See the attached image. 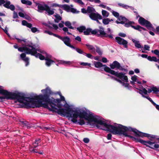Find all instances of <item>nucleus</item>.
Returning a JSON list of instances; mask_svg holds the SVG:
<instances>
[{
    "mask_svg": "<svg viewBox=\"0 0 159 159\" xmlns=\"http://www.w3.org/2000/svg\"><path fill=\"white\" fill-rule=\"evenodd\" d=\"M41 92L44 94L37 95L34 98L25 97V95L20 93H14L5 90V99H17L19 102L22 104V107L25 108L39 107L43 106L50 111L56 112L61 116L69 117L71 118V121L75 123L77 122L78 116L84 118L86 120H91L92 116L84 111H81L76 108H72L66 103L63 106L66 109L61 108L60 99L50 98L49 96L52 94L49 87L42 89Z\"/></svg>",
    "mask_w": 159,
    "mask_h": 159,
    "instance_id": "nucleus-1",
    "label": "nucleus"
},
{
    "mask_svg": "<svg viewBox=\"0 0 159 159\" xmlns=\"http://www.w3.org/2000/svg\"><path fill=\"white\" fill-rule=\"evenodd\" d=\"M86 112L89 115H91V120H86L84 118H81L79 116L80 119L78 120H77V123L78 122L81 125H84L85 124V122L83 119L84 118L86 120H88L91 125H95L98 129L109 131L115 134H116L118 133L116 131L118 124H116L114 125L109 124L104 120V119L100 118L98 116L93 115L92 112L89 113Z\"/></svg>",
    "mask_w": 159,
    "mask_h": 159,
    "instance_id": "nucleus-2",
    "label": "nucleus"
},
{
    "mask_svg": "<svg viewBox=\"0 0 159 159\" xmlns=\"http://www.w3.org/2000/svg\"><path fill=\"white\" fill-rule=\"evenodd\" d=\"M116 131L118 132V133L116 134H122L125 137H130L135 140L137 139L136 138L128 135L127 132L128 131H133L135 134V136H140L142 137H146L148 138H151L152 139L156 138V136L155 135L144 133L130 127H127L120 124H118Z\"/></svg>",
    "mask_w": 159,
    "mask_h": 159,
    "instance_id": "nucleus-3",
    "label": "nucleus"
},
{
    "mask_svg": "<svg viewBox=\"0 0 159 159\" xmlns=\"http://www.w3.org/2000/svg\"><path fill=\"white\" fill-rule=\"evenodd\" d=\"M23 47L18 48L19 51L23 52L24 51L27 54H30L34 56L37 58H39L40 60L44 59V57L41 54L37 52V49H36L33 46L32 43L30 42L25 43Z\"/></svg>",
    "mask_w": 159,
    "mask_h": 159,
    "instance_id": "nucleus-4",
    "label": "nucleus"
},
{
    "mask_svg": "<svg viewBox=\"0 0 159 159\" xmlns=\"http://www.w3.org/2000/svg\"><path fill=\"white\" fill-rule=\"evenodd\" d=\"M94 65L95 67L97 68H100L102 66H104V69L105 71L115 75L125 82H127L128 81L127 76L122 73H118V72H116L111 70L106 65H103L101 62L99 61L95 62L94 63Z\"/></svg>",
    "mask_w": 159,
    "mask_h": 159,
    "instance_id": "nucleus-5",
    "label": "nucleus"
},
{
    "mask_svg": "<svg viewBox=\"0 0 159 159\" xmlns=\"http://www.w3.org/2000/svg\"><path fill=\"white\" fill-rule=\"evenodd\" d=\"M112 31L110 28L107 29V31L106 32L104 30V29L102 27H99V30L95 29L92 32L93 34L96 35L98 36L102 37H108L111 39H113Z\"/></svg>",
    "mask_w": 159,
    "mask_h": 159,
    "instance_id": "nucleus-6",
    "label": "nucleus"
},
{
    "mask_svg": "<svg viewBox=\"0 0 159 159\" xmlns=\"http://www.w3.org/2000/svg\"><path fill=\"white\" fill-rule=\"evenodd\" d=\"M137 141L148 147L152 149L157 148L159 147V145L150 141H145L142 139H137Z\"/></svg>",
    "mask_w": 159,
    "mask_h": 159,
    "instance_id": "nucleus-7",
    "label": "nucleus"
},
{
    "mask_svg": "<svg viewBox=\"0 0 159 159\" xmlns=\"http://www.w3.org/2000/svg\"><path fill=\"white\" fill-rule=\"evenodd\" d=\"M37 50L41 53L45 54L46 58H45V57L43 56L44 57L43 60L44 59L46 61L45 64L47 66H49L51 64L54 62L53 61L50 59L52 57V56L51 55L48 54L44 51L38 48Z\"/></svg>",
    "mask_w": 159,
    "mask_h": 159,
    "instance_id": "nucleus-8",
    "label": "nucleus"
},
{
    "mask_svg": "<svg viewBox=\"0 0 159 159\" xmlns=\"http://www.w3.org/2000/svg\"><path fill=\"white\" fill-rule=\"evenodd\" d=\"M138 21L139 23L142 25H145L148 28H152V25L151 23L143 17H140Z\"/></svg>",
    "mask_w": 159,
    "mask_h": 159,
    "instance_id": "nucleus-9",
    "label": "nucleus"
},
{
    "mask_svg": "<svg viewBox=\"0 0 159 159\" xmlns=\"http://www.w3.org/2000/svg\"><path fill=\"white\" fill-rule=\"evenodd\" d=\"M115 39L119 44L123 45L125 48H127L128 42L126 40L119 37H116Z\"/></svg>",
    "mask_w": 159,
    "mask_h": 159,
    "instance_id": "nucleus-10",
    "label": "nucleus"
},
{
    "mask_svg": "<svg viewBox=\"0 0 159 159\" xmlns=\"http://www.w3.org/2000/svg\"><path fill=\"white\" fill-rule=\"evenodd\" d=\"M36 5L37 6V11L42 13L43 11H45L47 5L45 4H41L37 2H35Z\"/></svg>",
    "mask_w": 159,
    "mask_h": 159,
    "instance_id": "nucleus-11",
    "label": "nucleus"
},
{
    "mask_svg": "<svg viewBox=\"0 0 159 159\" xmlns=\"http://www.w3.org/2000/svg\"><path fill=\"white\" fill-rule=\"evenodd\" d=\"M90 18L92 20H96L97 19L101 20L102 19V16L98 13L94 12L89 15Z\"/></svg>",
    "mask_w": 159,
    "mask_h": 159,
    "instance_id": "nucleus-12",
    "label": "nucleus"
},
{
    "mask_svg": "<svg viewBox=\"0 0 159 159\" xmlns=\"http://www.w3.org/2000/svg\"><path fill=\"white\" fill-rule=\"evenodd\" d=\"M3 4L4 7L7 9H10L12 11H14L15 9L14 6L12 4L10 5L11 2L7 0L5 1V3Z\"/></svg>",
    "mask_w": 159,
    "mask_h": 159,
    "instance_id": "nucleus-13",
    "label": "nucleus"
},
{
    "mask_svg": "<svg viewBox=\"0 0 159 159\" xmlns=\"http://www.w3.org/2000/svg\"><path fill=\"white\" fill-rule=\"evenodd\" d=\"M61 40H62L64 42V43L67 46L71 48H73V46L71 45L70 43L71 40L69 37L66 36L64 37H62Z\"/></svg>",
    "mask_w": 159,
    "mask_h": 159,
    "instance_id": "nucleus-14",
    "label": "nucleus"
},
{
    "mask_svg": "<svg viewBox=\"0 0 159 159\" xmlns=\"http://www.w3.org/2000/svg\"><path fill=\"white\" fill-rule=\"evenodd\" d=\"M110 66L111 68L112 69L116 68L118 69L122 70V67H121L120 64L116 61H114L112 64L110 65Z\"/></svg>",
    "mask_w": 159,
    "mask_h": 159,
    "instance_id": "nucleus-15",
    "label": "nucleus"
},
{
    "mask_svg": "<svg viewBox=\"0 0 159 159\" xmlns=\"http://www.w3.org/2000/svg\"><path fill=\"white\" fill-rule=\"evenodd\" d=\"M21 59L25 62V66H27L29 63V58L26 57V55L25 53H22L20 55Z\"/></svg>",
    "mask_w": 159,
    "mask_h": 159,
    "instance_id": "nucleus-16",
    "label": "nucleus"
},
{
    "mask_svg": "<svg viewBox=\"0 0 159 159\" xmlns=\"http://www.w3.org/2000/svg\"><path fill=\"white\" fill-rule=\"evenodd\" d=\"M46 13L48 15H51L54 14V13L53 9H51L48 5L46 8Z\"/></svg>",
    "mask_w": 159,
    "mask_h": 159,
    "instance_id": "nucleus-17",
    "label": "nucleus"
},
{
    "mask_svg": "<svg viewBox=\"0 0 159 159\" xmlns=\"http://www.w3.org/2000/svg\"><path fill=\"white\" fill-rule=\"evenodd\" d=\"M132 40L134 44L135 47L138 48H143V46H142L139 43V41L136 40L134 39H132Z\"/></svg>",
    "mask_w": 159,
    "mask_h": 159,
    "instance_id": "nucleus-18",
    "label": "nucleus"
},
{
    "mask_svg": "<svg viewBox=\"0 0 159 159\" xmlns=\"http://www.w3.org/2000/svg\"><path fill=\"white\" fill-rule=\"evenodd\" d=\"M85 45L87 47L88 49L91 52L93 53H95L96 49L92 45H90L89 44H86Z\"/></svg>",
    "mask_w": 159,
    "mask_h": 159,
    "instance_id": "nucleus-19",
    "label": "nucleus"
},
{
    "mask_svg": "<svg viewBox=\"0 0 159 159\" xmlns=\"http://www.w3.org/2000/svg\"><path fill=\"white\" fill-rule=\"evenodd\" d=\"M111 77L112 79H114L115 80L117 81L118 82H119L123 86H124L125 87H129V84L127 83H125L124 82H122L121 80L119 79H117L114 78L112 76H111Z\"/></svg>",
    "mask_w": 159,
    "mask_h": 159,
    "instance_id": "nucleus-20",
    "label": "nucleus"
},
{
    "mask_svg": "<svg viewBox=\"0 0 159 159\" xmlns=\"http://www.w3.org/2000/svg\"><path fill=\"white\" fill-rule=\"evenodd\" d=\"M96 12V11L94 8L93 7H88L87 8V12L88 15L89 16V14H92V13Z\"/></svg>",
    "mask_w": 159,
    "mask_h": 159,
    "instance_id": "nucleus-21",
    "label": "nucleus"
},
{
    "mask_svg": "<svg viewBox=\"0 0 159 159\" xmlns=\"http://www.w3.org/2000/svg\"><path fill=\"white\" fill-rule=\"evenodd\" d=\"M155 93L159 92V88H157L156 87H153L151 89H148V93H151L152 91Z\"/></svg>",
    "mask_w": 159,
    "mask_h": 159,
    "instance_id": "nucleus-22",
    "label": "nucleus"
},
{
    "mask_svg": "<svg viewBox=\"0 0 159 159\" xmlns=\"http://www.w3.org/2000/svg\"><path fill=\"white\" fill-rule=\"evenodd\" d=\"M119 20L120 21V22L121 24H123L125 23V22H126L127 19L125 17L122 16H120L118 18Z\"/></svg>",
    "mask_w": 159,
    "mask_h": 159,
    "instance_id": "nucleus-23",
    "label": "nucleus"
},
{
    "mask_svg": "<svg viewBox=\"0 0 159 159\" xmlns=\"http://www.w3.org/2000/svg\"><path fill=\"white\" fill-rule=\"evenodd\" d=\"M147 59L150 61H154V62H159V59H157L156 57H155L148 56Z\"/></svg>",
    "mask_w": 159,
    "mask_h": 159,
    "instance_id": "nucleus-24",
    "label": "nucleus"
},
{
    "mask_svg": "<svg viewBox=\"0 0 159 159\" xmlns=\"http://www.w3.org/2000/svg\"><path fill=\"white\" fill-rule=\"evenodd\" d=\"M55 19H54V21L56 23H58L60 21L62 20L61 17L58 14H56L54 15Z\"/></svg>",
    "mask_w": 159,
    "mask_h": 159,
    "instance_id": "nucleus-25",
    "label": "nucleus"
},
{
    "mask_svg": "<svg viewBox=\"0 0 159 159\" xmlns=\"http://www.w3.org/2000/svg\"><path fill=\"white\" fill-rule=\"evenodd\" d=\"M61 8L65 10L68 12L70 11V7L69 5H61Z\"/></svg>",
    "mask_w": 159,
    "mask_h": 159,
    "instance_id": "nucleus-26",
    "label": "nucleus"
},
{
    "mask_svg": "<svg viewBox=\"0 0 159 159\" xmlns=\"http://www.w3.org/2000/svg\"><path fill=\"white\" fill-rule=\"evenodd\" d=\"M22 24L23 25L26 26L28 27L31 28L32 27V25L30 23H29L27 21L25 20H22Z\"/></svg>",
    "mask_w": 159,
    "mask_h": 159,
    "instance_id": "nucleus-27",
    "label": "nucleus"
},
{
    "mask_svg": "<svg viewBox=\"0 0 159 159\" xmlns=\"http://www.w3.org/2000/svg\"><path fill=\"white\" fill-rule=\"evenodd\" d=\"M21 2L23 4L29 6H30L32 4V2L28 0H21Z\"/></svg>",
    "mask_w": 159,
    "mask_h": 159,
    "instance_id": "nucleus-28",
    "label": "nucleus"
},
{
    "mask_svg": "<svg viewBox=\"0 0 159 159\" xmlns=\"http://www.w3.org/2000/svg\"><path fill=\"white\" fill-rule=\"evenodd\" d=\"M113 21V20L112 19H110L108 18H106L102 19V23L104 25H106L108 24L110 22Z\"/></svg>",
    "mask_w": 159,
    "mask_h": 159,
    "instance_id": "nucleus-29",
    "label": "nucleus"
},
{
    "mask_svg": "<svg viewBox=\"0 0 159 159\" xmlns=\"http://www.w3.org/2000/svg\"><path fill=\"white\" fill-rule=\"evenodd\" d=\"M40 142V139H36L34 143H33V145L34 148H35L37 147L39 143Z\"/></svg>",
    "mask_w": 159,
    "mask_h": 159,
    "instance_id": "nucleus-30",
    "label": "nucleus"
},
{
    "mask_svg": "<svg viewBox=\"0 0 159 159\" xmlns=\"http://www.w3.org/2000/svg\"><path fill=\"white\" fill-rule=\"evenodd\" d=\"M73 48H71L72 49H75L78 53L80 54H85V53L83 52L81 49L75 47L74 46H73Z\"/></svg>",
    "mask_w": 159,
    "mask_h": 159,
    "instance_id": "nucleus-31",
    "label": "nucleus"
},
{
    "mask_svg": "<svg viewBox=\"0 0 159 159\" xmlns=\"http://www.w3.org/2000/svg\"><path fill=\"white\" fill-rule=\"evenodd\" d=\"M64 23L65 25L67 26L69 28L73 30L74 29L75 27L71 26V24L69 21H66Z\"/></svg>",
    "mask_w": 159,
    "mask_h": 159,
    "instance_id": "nucleus-32",
    "label": "nucleus"
},
{
    "mask_svg": "<svg viewBox=\"0 0 159 159\" xmlns=\"http://www.w3.org/2000/svg\"><path fill=\"white\" fill-rule=\"evenodd\" d=\"M16 39L17 40L18 42L19 43H21L22 46L24 45L25 44H23L22 43V42H23L24 43H29L30 42H26V39H20L18 38H16Z\"/></svg>",
    "mask_w": 159,
    "mask_h": 159,
    "instance_id": "nucleus-33",
    "label": "nucleus"
},
{
    "mask_svg": "<svg viewBox=\"0 0 159 159\" xmlns=\"http://www.w3.org/2000/svg\"><path fill=\"white\" fill-rule=\"evenodd\" d=\"M102 13L103 17H107L109 14V13L108 11L104 10H102Z\"/></svg>",
    "mask_w": 159,
    "mask_h": 159,
    "instance_id": "nucleus-34",
    "label": "nucleus"
},
{
    "mask_svg": "<svg viewBox=\"0 0 159 159\" xmlns=\"http://www.w3.org/2000/svg\"><path fill=\"white\" fill-rule=\"evenodd\" d=\"M93 30H92V29H87L86 30H84V34L86 35H88L91 32L92 34V32Z\"/></svg>",
    "mask_w": 159,
    "mask_h": 159,
    "instance_id": "nucleus-35",
    "label": "nucleus"
},
{
    "mask_svg": "<svg viewBox=\"0 0 159 159\" xmlns=\"http://www.w3.org/2000/svg\"><path fill=\"white\" fill-rule=\"evenodd\" d=\"M72 62L70 61H60L59 62V64H63L65 65H70L71 64Z\"/></svg>",
    "mask_w": 159,
    "mask_h": 159,
    "instance_id": "nucleus-36",
    "label": "nucleus"
},
{
    "mask_svg": "<svg viewBox=\"0 0 159 159\" xmlns=\"http://www.w3.org/2000/svg\"><path fill=\"white\" fill-rule=\"evenodd\" d=\"M77 29L80 32H82L86 30V28L84 26H82L77 28Z\"/></svg>",
    "mask_w": 159,
    "mask_h": 159,
    "instance_id": "nucleus-37",
    "label": "nucleus"
},
{
    "mask_svg": "<svg viewBox=\"0 0 159 159\" xmlns=\"http://www.w3.org/2000/svg\"><path fill=\"white\" fill-rule=\"evenodd\" d=\"M134 23L131 21L129 22L128 23H125V26L126 27H128L131 26L132 27V24H134Z\"/></svg>",
    "mask_w": 159,
    "mask_h": 159,
    "instance_id": "nucleus-38",
    "label": "nucleus"
},
{
    "mask_svg": "<svg viewBox=\"0 0 159 159\" xmlns=\"http://www.w3.org/2000/svg\"><path fill=\"white\" fill-rule=\"evenodd\" d=\"M111 12H112L113 15L116 18H118V17L120 16L118 12L114 11L113 10H111Z\"/></svg>",
    "mask_w": 159,
    "mask_h": 159,
    "instance_id": "nucleus-39",
    "label": "nucleus"
},
{
    "mask_svg": "<svg viewBox=\"0 0 159 159\" xmlns=\"http://www.w3.org/2000/svg\"><path fill=\"white\" fill-rule=\"evenodd\" d=\"M139 27H141L140 25H137L136 26H132V28H134V29L140 31H141L142 30V29L141 28H140Z\"/></svg>",
    "mask_w": 159,
    "mask_h": 159,
    "instance_id": "nucleus-40",
    "label": "nucleus"
},
{
    "mask_svg": "<svg viewBox=\"0 0 159 159\" xmlns=\"http://www.w3.org/2000/svg\"><path fill=\"white\" fill-rule=\"evenodd\" d=\"M141 95H142V96L145 98H147L148 100H149L153 104V103L154 102L153 100L152 99L150 98L149 96H144L143 94H142V93H141Z\"/></svg>",
    "mask_w": 159,
    "mask_h": 159,
    "instance_id": "nucleus-41",
    "label": "nucleus"
},
{
    "mask_svg": "<svg viewBox=\"0 0 159 159\" xmlns=\"http://www.w3.org/2000/svg\"><path fill=\"white\" fill-rule=\"evenodd\" d=\"M140 91L141 92H140L139 93L141 94V93H143L145 94H147L148 93V91L145 88H143L142 90H140Z\"/></svg>",
    "mask_w": 159,
    "mask_h": 159,
    "instance_id": "nucleus-42",
    "label": "nucleus"
},
{
    "mask_svg": "<svg viewBox=\"0 0 159 159\" xmlns=\"http://www.w3.org/2000/svg\"><path fill=\"white\" fill-rule=\"evenodd\" d=\"M63 31L65 32H66L68 34L72 35L71 34L68 32V28L67 27H65L63 28Z\"/></svg>",
    "mask_w": 159,
    "mask_h": 159,
    "instance_id": "nucleus-43",
    "label": "nucleus"
},
{
    "mask_svg": "<svg viewBox=\"0 0 159 159\" xmlns=\"http://www.w3.org/2000/svg\"><path fill=\"white\" fill-rule=\"evenodd\" d=\"M96 52L99 55H101L102 54V52L100 48L96 46Z\"/></svg>",
    "mask_w": 159,
    "mask_h": 159,
    "instance_id": "nucleus-44",
    "label": "nucleus"
},
{
    "mask_svg": "<svg viewBox=\"0 0 159 159\" xmlns=\"http://www.w3.org/2000/svg\"><path fill=\"white\" fill-rule=\"evenodd\" d=\"M30 151L33 153H38L40 154H42V152H38L37 151L36 149H32L31 148L30 149Z\"/></svg>",
    "mask_w": 159,
    "mask_h": 159,
    "instance_id": "nucleus-45",
    "label": "nucleus"
},
{
    "mask_svg": "<svg viewBox=\"0 0 159 159\" xmlns=\"http://www.w3.org/2000/svg\"><path fill=\"white\" fill-rule=\"evenodd\" d=\"M31 31L33 33H35L36 32H39V30L36 27H32L31 29Z\"/></svg>",
    "mask_w": 159,
    "mask_h": 159,
    "instance_id": "nucleus-46",
    "label": "nucleus"
},
{
    "mask_svg": "<svg viewBox=\"0 0 159 159\" xmlns=\"http://www.w3.org/2000/svg\"><path fill=\"white\" fill-rule=\"evenodd\" d=\"M61 5L58 4L57 3H53L51 5V7H58L61 8Z\"/></svg>",
    "mask_w": 159,
    "mask_h": 159,
    "instance_id": "nucleus-47",
    "label": "nucleus"
},
{
    "mask_svg": "<svg viewBox=\"0 0 159 159\" xmlns=\"http://www.w3.org/2000/svg\"><path fill=\"white\" fill-rule=\"evenodd\" d=\"M84 55H85L88 58H89L93 59V56L90 53L87 54L85 53V54H84Z\"/></svg>",
    "mask_w": 159,
    "mask_h": 159,
    "instance_id": "nucleus-48",
    "label": "nucleus"
},
{
    "mask_svg": "<svg viewBox=\"0 0 159 159\" xmlns=\"http://www.w3.org/2000/svg\"><path fill=\"white\" fill-rule=\"evenodd\" d=\"M74 1L76 3L81 5H84V3L81 0H74Z\"/></svg>",
    "mask_w": 159,
    "mask_h": 159,
    "instance_id": "nucleus-49",
    "label": "nucleus"
},
{
    "mask_svg": "<svg viewBox=\"0 0 159 159\" xmlns=\"http://www.w3.org/2000/svg\"><path fill=\"white\" fill-rule=\"evenodd\" d=\"M18 16L17 12H16L15 11H14L13 14V18H18Z\"/></svg>",
    "mask_w": 159,
    "mask_h": 159,
    "instance_id": "nucleus-50",
    "label": "nucleus"
},
{
    "mask_svg": "<svg viewBox=\"0 0 159 159\" xmlns=\"http://www.w3.org/2000/svg\"><path fill=\"white\" fill-rule=\"evenodd\" d=\"M152 52H153L155 54L158 55L159 54V51L158 50H155L154 51L152 50Z\"/></svg>",
    "mask_w": 159,
    "mask_h": 159,
    "instance_id": "nucleus-51",
    "label": "nucleus"
},
{
    "mask_svg": "<svg viewBox=\"0 0 159 159\" xmlns=\"http://www.w3.org/2000/svg\"><path fill=\"white\" fill-rule=\"evenodd\" d=\"M137 77V76L134 75V76L132 77L131 80L134 81L136 82L137 81L136 80Z\"/></svg>",
    "mask_w": 159,
    "mask_h": 159,
    "instance_id": "nucleus-52",
    "label": "nucleus"
},
{
    "mask_svg": "<svg viewBox=\"0 0 159 159\" xmlns=\"http://www.w3.org/2000/svg\"><path fill=\"white\" fill-rule=\"evenodd\" d=\"M80 64L84 66H86L87 65L90 66L91 65L90 63L87 62H82Z\"/></svg>",
    "mask_w": 159,
    "mask_h": 159,
    "instance_id": "nucleus-53",
    "label": "nucleus"
},
{
    "mask_svg": "<svg viewBox=\"0 0 159 159\" xmlns=\"http://www.w3.org/2000/svg\"><path fill=\"white\" fill-rule=\"evenodd\" d=\"M3 30L8 36H10V35L8 32V28L7 27L5 28V29Z\"/></svg>",
    "mask_w": 159,
    "mask_h": 159,
    "instance_id": "nucleus-54",
    "label": "nucleus"
},
{
    "mask_svg": "<svg viewBox=\"0 0 159 159\" xmlns=\"http://www.w3.org/2000/svg\"><path fill=\"white\" fill-rule=\"evenodd\" d=\"M89 140L88 138H84L83 139V141L85 143H88L89 142Z\"/></svg>",
    "mask_w": 159,
    "mask_h": 159,
    "instance_id": "nucleus-55",
    "label": "nucleus"
},
{
    "mask_svg": "<svg viewBox=\"0 0 159 159\" xmlns=\"http://www.w3.org/2000/svg\"><path fill=\"white\" fill-rule=\"evenodd\" d=\"M19 15L20 16L24 18L25 16V15L24 13L21 12H19L18 13Z\"/></svg>",
    "mask_w": 159,
    "mask_h": 159,
    "instance_id": "nucleus-56",
    "label": "nucleus"
},
{
    "mask_svg": "<svg viewBox=\"0 0 159 159\" xmlns=\"http://www.w3.org/2000/svg\"><path fill=\"white\" fill-rule=\"evenodd\" d=\"M144 48L146 50L149 51V49L150 48V47L148 45H144Z\"/></svg>",
    "mask_w": 159,
    "mask_h": 159,
    "instance_id": "nucleus-57",
    "label": "nucleus"
},
{
    "mask_svg": "<svg viewBox=\"0 0 159 159\" xmlns=\"http://www.w3.org/2000/svg\"><path fill=\"white\" fill-rule=\"evenodd\" d=\"M119 35L120 37H125L126 36V35L125 34L122 33H120L119 34Z\"/></svg>",
    "mask_w": 159,
    "mask_h": 159,
    "instance_id": "nucleus-58",
    "label": "nucleus"
},
{
    "mask_svg": "<svg viewBox=\"0 0 159 159\" xmlns=\"http://www.w3.org/2000/svg\"><path fill=\"white\" fill-rule=\"evenodd\" d=\"M70 11L74 13H76V9L74 8H70Z\"/></svg>",
    "mask_w": 159,
    "mask_h": 159,
    "instance_id": "nucleus-59",
    "label": "nucleus"
},
{
    "mask_svg": "<svg viewBox=\"0 0 159 159\" xmlns=\"http://www.w3.org/2000/svg\"><path fill=\"white\" fill-rule=\"evenodd\" d=\"M44 33H47L50 35H52L53 34V33H52V32H51L50 31H47V30H45L44 31Z\"/></svg>",
    "mask_w": 159,
    "mask_h": 159,
    "instance_id": "nucleus-60",
    "label": "nucleus"
},
{
    "mask_svg": "<svg viewBox=\"0 0 159 159\" xmlns=\"http://www.w3.org/2000/svg\"><path fill=\"white\" fill-rule=\"evenodd\" d=\"M153 105L156 108L157 110H158V111H159V105H157V104L156 103H155V102H154L153 103Z\"/></svg>",
    "mask_w": 159,
    "mask_h": 159,
    "instance_id": "nucleus-61",
    "label": "nucleus"
},
{
    "mask_svg": "<svg viewBox=\"0 0 159 159\" xmlns=\"http://www.w3.org/2000/svg\"><path fill=\"white\" fill-rule=\"evenodd\" d=\"M75 39L76 40L78 41L79 42L81 41V38L79 36H78L76 37V38H75Z\"/></svg>",
    "mask_w": 159,
    "mask_h": 159,
    "instance_id": "nucleus-62",
    "label": "nucleus"
},
{
    "mask_svg": "<svg viewBox=\"0 0 159 159\" xmlns=\"http://www.w3.org/2000/svg\"><path fill=\"white\" fill-rule=\"evenodd\" d=\"M52 25L54 29L55 30H57L58 28V26L56 25L53 24H52Z\"/></svg>",
    "mask_w": 159,
    "mask_h": 159,
    "instance_id": "nucleus-63",
    "label": "nucleus"
},
{
    "mask_svg": "<svg viewBox=\"0 0 159 159\" xmlns=\"http://www.w3.org/2000/svg\"><path fill=\"white\" fill-rule=\"evenodd\" d=\"M112 135L111 134H107V139L108 140L111 139Z\"/></svg>",
    "mask_w": 159,
    "mask_h": 159,
    "instance_id": "nucleus-64",
    "label": "nucleus"
}]
</instances>
